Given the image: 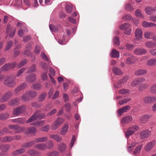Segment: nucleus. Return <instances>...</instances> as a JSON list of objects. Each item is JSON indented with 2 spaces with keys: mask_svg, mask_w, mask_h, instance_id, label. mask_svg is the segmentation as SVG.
I'll return each mask as SVG.
<instances>
[{
  "mask_svg": "<svg viewBox=\"0 0 156 156\" xmlns=\"http://www.w3.org/2000/svg\"><path fill=\"white\" fill-rule=\"evenodd\" d=\"M16 76H13L10 75L7 76L4 80L3 84L7 87L10 88H13L16 85L15 81Z\"/></svg>",
  "mask_w": 156,
  "mask_h": 156,
  "instance_id": "nucleus-1",
  "label": "nucleus"
},
{
  "mask_svg": "<svg viewBox=\"0 0 156 156\" xmlns=\"http://www.w3.org/2000/svg\"><path fill=\"white\" fill-rule=\"evenodd\" d=\"M46 116L45 114L41 113V111L38 110L36 111L34 114L27 121V123H29L37 119H44Z\"/></svg>",
  "mask_w": 156,
  "mask_h": 156,
  "instance_id": "nucleus-2",
  "label": "nucleus"
},
{
  "mask_svg": "<svg viewBox=\"0 0 156 156\" xmlns=\"http://www.w3.org/2000/svg\"><path fill=\"white\" fill-rule=\"evenodd\" d=\"M17 64V62H15L5 64L1 67L0 70V74L1 73L2 71H6L13 69Z\"/></svg>",
  "mask_w": 156,
  "mask_h": 156,
  "instance_id": "nucleus-3",
  "label": "nucleus"
},
{
  "mask_svg": "<svg viewBox=\"0 0 156 156\" xmlns=\"http://www.w3.org/2000/svg\"><path fill=\"white\" fill-rule=\"evenodd\" d=\"M139 127L136 125H135L127 129L125 132V136L126 138L133 135L136 131H138Z\"/></svg>",
  "mask_w": 156,
  "mask_h": 156,
  "instance_id": "nucleus-4",
  "label": "nucleus"
},
{
  "mask_svg": "<svg viewBox=\"0 0 156 156\" xmlns=\"http://www.w3.org/2000/svg\"><path fill=\"white\" fill-rule=\"evenodd\" d=\"M65 119L61 117L57 118L54 122L51 124V128L52 130H56L64 122Z\"/></svg>",
  "mask_w": 156,
  "mask_h": 156,
  "instance_id": "nucleus-5",
  "label": "nucleus"
},
{
  "mask_svg": "<svg viewBox=\"0 0 156 156\" xmlns=\"http://www.w3.org/2000/svg\"><path fill=\"white\" fill-rule=\"evenodd\" d=\"M131 25L129 23H124L120 26V29L124 30V33L126 35H129L132 31V29L130 28Z\"/></svg>",
  "mask_w": 156,
  "mask_h": 156,
  "instance_id": "nucleus-6",
  "label": "nucleus"
},
{
  "mask_svg": "<svg viewBox=\"0 0 156 156\" xmlns=\"http://www.w3.org/2000/svg\"><path fill=\"white\" fill-rule=\"evenodd\" d=\"M26 109L25 106L23 105L18 107L15 108L13 111V114L14 115H17L24 112Z\"/></svg>",
  "mask_w": 156,
  "mask_h": 156,
  "instance_id": "nucleus-7",
  "label": "nucleus"
},
{
  "mask_svg": "<svg viewBox=\"0 0 156 156\" xmlns=\"http://www.w3.org/2000/svg\"><path fill=\"white\" fill-rule=\"evenodd\" d=\"M12 95V93L11 91H8L4 94L0 99V101L1 103H4L7 101L9 99Z\"/></svg>",
  "mask_w": 156,
  "mask_h": 156,
  "instance_id": "nucleus-8",
  "label": "nucleus"
},
{
  "mask_svg": "<svg viewBox=\"0 0 156 156\" xmlns=\"http://www.w3.org/2000/svg\"><path fill=\"white\" fill-rule=\"evenodd\" d=\"M143 101L146 104H150L156 101V96H147L144 97Z\"/></svg>",
  "mask_w": 156,
  "mask_h": 156,
  "instance_id": "nucleus-9",
  "label": "nucleus"
},
{
  "mask_svg": "<svg viewBox=\"0 0 156 156\" xmlns=\"http://www.w3.org/2000/svg\"><path fill=\"white\" fill-rule=\"evenodd\" d=\"M151 134V132L148 129L142 130L139 133L140 138L142 139L146 138Z\"/></svg>",
  "mask_w": 156,
  "mask_h": 156,
  "instance_id": "nucleus-10",
  "label": "nucleus"
},
{
  "mask_svg": "<svg viewBox=\"0 0 156 156\" xmlns=\"http://www.w3.org/2000/svg\"><path fill=\"white\" fill-rule=\"evenodd\" d=\"M147 52L146 49L141 48H137L133 50V53L137 55H140L145 54Z\"/></svg>",
  "mask_w": 156,
  "mask_h": 156,
  "instance_id": "nucleus-11",
  "label": "nucleus"
},
{
  "mask_svg": "<svg viewBox=\"0 0 156 156\" xmlns=\"http://www.w3.org/2000/svg\"><path fill=\"white\" fill-rule=\"evenodd\" d=\"M143 31L140 28L136 29L135 32V37L136 39L139 40L143 38Z\"/></svg>",
  "mask_w": 156,
  "mask_h": 156,
  "instance_id": "nucleus-12",
  "label": "nucleus"
},
{
  "mask_svg": "<svg viewBox=\"0 0 156 156\" xmlns=\"http://www.w3.org/2000/svg\"><path fill=\"white\" fill-rule=\"evenodd\" d=\"M16 28L12 29L10 25H8L6 28V32L9 34L10 37H12L15 34L16 32Z\"/></svg>",
  "mask_w": 156,
  "mask_h": 156,
  "instance_id": "nucleus-13",
  "label": "nucleus"
},
{
  "mask_svg": "<svg viewBox=\"0 0 156 156\" xmlns=\"http://www.w3.org/2000/svg\"><path fill=\"white\" fill-rule=\"evenodd\" d=\"M36 75L33 73L27 76L25 79V81L28 83H32L36 80Z\"/></svg>",
  "mask_w": 156,
  "mask_h": 156,
  "instance_id": "nucleus-14",
  "label": "nucleus"
},
{
  "mask_svg": "<svg viewBox=\"0 0 156 156\" xmlns=\"http://www.w3.org/2000/svg\"><path fill=\"white\" fill-rule=\"evenodd\" d=\"M130 108V107L129 105H127L123 107L121 109H119L117 112L118 116L119 117L124 113L127 112Z\"/></svg>",
  "mask_w": 156,
  "mask_h": 156,
  "instance_id": "nucleus-15",
  "label": "nucleus"
},
{
  "mask_svg": "<svg viewBox=\"0 0 156 156\" xmlns=\"http://www.w3.org/2000/svg\"><path fill=\"white\" fill-rule=\"evenodd\" d=\"M27 153L31 156H39L41 153L34 149H30L28 150Z\"/></svg>",
  "mask_w": 156,
  "mask_h": 156,
  "instance_id": "nucleus-16",
  "label": "nucleus"
},
{
  "mask_svg": "<svg viewBox=\"0 0 156 156\" xmlns=\"http://www.w3.org/2000/svg\"><path fill=\"white\" fill-rule=\"evenodd\" d=\"M151 117V115H145L140 117L139 120L140 123H146Z\"/></svg>",
  "mask_w": 156,
  "mask_h": 156,
  "instance_id": "nucleus-17",
  "label": "nucleus"
},
{
  "mask_svg": "<svg viewBox=\"0 0 156 156\" xmlns=\"http://www.w3.org/2000/svg\"><path fill=\"white\" fill-rule=\"evenodd\" d=\"M20 99L16 98L11 99L8 102V104L11 106H17L19 104Z\"/></svg>",
  "mask_w": 156,
  "mask_h": 156,
  "instance_id": "nucleus-18",
  "label": "nucleus"
},
{
  "mask_svg": "<svg viewBox=\"0 0 156 156\" xmlns=\"http://www.w3.org/2000/svg\"><path fill=\"white\" fill-rule=\"evenodd\" d=\"M132 120V117L130 116H126L122 119L121 122L122 124H127L131 122Z\"/></svg>",
  "mask_w": 156,
  "mask_h": 156,
  "instance_id": "nucleus-19",
  "label": "nucleus"
},
{
  "mask_svg": "<svg viewBox=\"0 0 156 156\" xmlns=\"http://www.w3.org/2000/svg\"><path fill=\"white\" fill-rule=\"evenodd\" d=\"M34 148L41 151L44 150L47 148V146L46 144L41 143L37 144L34 146Z\"/></svg>",
  "mask_w": 156,
  "mask_h": 156,
  "instance_id": "nucleus-20",
  "label": "nucleus"
},
{
  "mask_svg": "<svg viewBox=\"0 0 156 156\" xmlns=\"http://www.w3.org/2000/svg\"><path fill=\"white\" fill-rule=\"evenodd\" d=\"M27 87V84L24 83L21 85L18 86L14 90V91L16 94H17L19 92L22 90L24 89Z\"/></svg>",
  "mask_w": 156,
  "mask_h": 156,
  "instance_id": "nucleus-21",
  "label": "nucleus"
},
{
  "mask_svg": "<svg viewBox=\"0 0 156 156\" xmlns=\"http://www.w3.org/2000/svg\"><path fill=\"white\" fill-rule=\"evenodd\" d=\"M37 132L36 128L34 127H30L28 128L26 130V133L27 134H36Z\"/></svg>",
  "mask_w": 156,
  "mask_h": 156,
  "instance_id": "nucleus-22",
  "label": "nucleus"
},
{
  "mask_svg": "<svg viewBox=\"0 0 156 156\" xmlns=\"http://www.w3.org/2000/svg\"><path fill=\"white\" fill-rule=\"evenodd\" d=\"M68 123H65L61 129L60 134L62 135H65L68 131Z\"/></svg>",
  "mask_w": 156,
  "mask_h": 156,
  "instance_id": "nucleus-23",
  "label": "nucleus"
},
{
  "mask_svg": "<svg viewBox=\"0 0 156 156\" xmlns=\"http://www.w3.org/2000/svg\"><path fill=\"white\" fill-rule=\"evenodd\" d=\"M154 145V142L152 141L147 144L144 147V150L147 151H148L151 150Z\"/></svg>",
  "mask_w": 156,
  "mask_h": 156,
  "instance_id": "nucleus-24",
  "label": "nucleus"
},
{
  "mask_svg": "<svg viewBox=\"0 0 156 156\" xmlns=\"http://www.w3.org/2000/svg\"><path fill=\"white\" fill-rule=\"evenodd\" d=\"M136 58L133 56L132 55L128 57L126 60V63L128 64H132L134 63Z\"/></svg>",
  "mask_w": 156,
  "mask_h": 156,
  "instance_id": "nucleus-25",
  "label": "nucleus"
},
{
  "mask_svg": "<svg viewBox=\"0 0 156 156\" xmlns=\"http://www.w3.org/2000/svg\"><path fill=\"white\" fill-rule=\"evenodd\" d=\"M50 138L55 139L57 142H61L62 140V137L58 134H52L49 136Z\"/></svg>",
  "mask_w": 156,
  "mask_h": 156,
  "instance_id": "nucleus-26",
  "label": "nucleus"
},
{
  "mask_svg": "<svg viewBox=\"0 0 156 156\" xmlns=\"http://www.w3.org/2000/svg\"><path fill=\"white\" fill-rule=\"evenodd\" d=\"M66 149V146L64 143H61L58 145V149L60 152H62L64 151Z\"/></svg>",
  "mask_w": 156,
  "mask_h": 156,
  "instance_id": "nucleus-27",
  "label": "nucleus"
},
{
  "mask_svg": "<svg viewBox=\"0 0 156 156\" xmlns=\"http://www.w3.org/2000/svg\"><path fill=\"white\" fill-rule=\"evenodd\" d=\"M35 143H35V140H34L28 142L23 144L22 145V147L25 148L33 146Z\"/></svg>",
  "mask_w": 156,
  "mask_h": 156,
  "instance_id": "nucleus-28",
  "label": "nucleus"
},
{
  "mask_svg": "<svg viewBox=\"0 0 156 156\" xmlns=\"http://www.w3.org/2000/svg\"><path fill=\"white\" fill-rule=\"evenodd\" d=\"M12 121L14 122L23 124L26 122V120L24 118H19L16 119H12Z\"/></svg>",
  "mask_w": 156,
  "mask_h": 156,
  "instance_id": "nucleus-29",
  "label": "nucleus"
},
{
  "mask_svg": "<svg viewBox=\"0 0 156 156\" xmlns=\"http://www.w3.org/2000/svg\"><path fill=\"white\" fill-rule=\"evenodd\" d=\"M25 152V150L23 148H21L13 151L12 153V154L16 156L23 153Z\"/></svg>",
  "mask_w": 156,
  "mask_h": 156,
  "instance_id": "nucleus-30",
  "label": "nucleus"
},
{
  "mask_svg": "<svg viewBox=\"0 0 156 156\" xmlns=\"http://www.w3.org/2000/svg\"><path fill=\"white\" fill-rule=\"evenodd\" d=\"M147 71L146 69H139L135 72V74L137 76L142 75L146 73Z\"/></svg>",
  "mask_w": 156,
  "mask_h": 156,
  "instance_id": "nucleus-31",
  "label": "nucleus"
},
{
  "mask_svg": "<svg viewBox=\"0 0 156 156\" xmlns=\"http://www.w3.org/2000/svg\"><path fill=\"white\" fill-rule=\"evenodd\" d=\"M112 69L113 73L116 75H119L123 74L122 72L120 70L119 68L117 67H113Z\"/></svg>",
  "mask_w": 156,
  "mask_h": 156,
  "instance_id": "nucleus-32",
  "label": "nucleus"
},
{
  "mask_svg": "<svg viewBox=\"0 0 156 156\" xmlns=\"http://www.w3.org/2000/svg\"><path fill=\"white\" fill-rule=\"evenodd\" d=\"M145 45L148 48H155L156 47V43L148 41L146 43Z\"/></svg>",
  "mask_w": 156,
  "mask_h": 156,
  "instance_id": "nucleus-33",
  "label": "nucleus"
},
{
  "mask_svg": "<svg viewBox=\"0 0 156 156\" xmlns=\"http://www.w3.org/2000/svg\"><path fill=\"white\" fill-rule=\"evenodd\" d=\"M110 55L113 58H119V53L115 49L112 50Z\"/></svg>",
  "mask_w": 156,
  "mask_h": 156,
  "instance_id": "nucleus-34",
  "label": "nucleus"
},
{
  "mask_svg": "<svg viewBox=\"0 0 156 156\" xmlns=\"http://www.w3.org/2000/svg\"><path fill=\"white\" fill-rule=\"evenodd\" d=\"M47 140L48 137L47 136L40 137L35 139V142L36 143L44 142Z\"/></svg>",
  "mask_w": 156,
  "mask_h": 156,
  "instance_id": "nucleus-35",
  "label": "nucleus"
},
{
  "mask_svg": "<svg viewBox=\"0 0 156 156\" xmlns=\"http://www.w3.org/2000/svg\"><path fill=\"white\" fill-rule=\"evenodd\" d=\"M153 34L152 32L149 31H146L144 33V37L147 39H150L152 38Z\"/></svg>",
  "mask_w": 156,
  "mask_h": 156,
  "instance_id": "nucleus-36",
  "label": "nucleus"
},
{
  "mask_svg": "<svg viewBox=\"0 0 156 156\" xmlns=\"http://www.w3.org/2000/svg\"><path fill=\"white\" fill-rule=\"evenodd\" d=\"M147 64L148 66H151L156 65V59L153 58L149 60Z\"/></svg>",
  "mask_w": 156,
  "mask_h": 156,
  "instance_id": "nucleus-37",
  "label": "nucleus"
},
{
  "mask_svg": "<svg viewBox=\"0 0 156 156\" xmlns=\"http://www.w3.org/2000/svg\"><path fill=\"white\" fill-rule=\"evenodd\" d=\"M145 13L148 15H150L151 13L154 11V8L151 6H147L145 9Z\"/></svg>",
  "mask_w": 156,
  "mask_h": 156,
  "instance_id": "nucleus-38",
  "label": "nucleus"
},
{
  "mask_svg": "<svg viewBox=\"0 0 156 156\" xmlns=\"http://www.w3.org/2000/svg\"><path fill=\"white\" fill-rule=\"evenodd\" d=\"M44 120H41L37 122H33L30 124V125L37 126H41L45 124Z\"/></svg>",
  "mask_w": 156,
  "mask_h": 156,
  "instance_id": "nucleus-39",
  "label": "nucleus"
},
{
  "mask_svg": "<svg viewBox=\"0 0 156 156\" xmlns=\"http://www.w3.org/2000/svg\"><path fill=\"white\" fill-rule=\"evenodd\" d=\"M12 140V136H7L3 137L1 140L2 142H10Z\"/></svg>",
  "mask_w": 156,
  "mask_h": 156,
  "instance_id": "nucleus-40",
  "label": "nucleus"
},
{
  "mask_svg": "<svg viewBox=\"0 0 156 156\" xmlns=\"http://www.w3.org/2000/svg\"><path fill=\"white\" fill-rule=\"evenodd\" d=\"M65 9L68 13H70L73 11V6L71 4H66L65 6Z\"/></svg>",
  "mask_w": 156,
  "mask_h": 156,
  "instance_id": "nucleus-41",
  "label": "nucleus"
},
{
  "mask_svg": "<svg viewBox=\"0 0 156 156\" xmlns=\"http://www.w3.org/2000/svg\"><path fill=\"white\" fill-rule=\"evenodd\" d=\"M150 91L152 94H156V83L151 86Z\"/></svg>",
  "mask_w": 156,
  "mask_h": 156,
  "instance_id": "nucleus-42",
  "label": "nucleus"
},
{
  "mask_svg": "<svg viewBox=\"0 0 156 156\" xmlns=\"http://www.w3.org/2000/svg\"><path fill=\"white\" fill-rule=\"evenodd\" d=\"M22 100L24 101L29 100L30 99L29 94L27 93V91L24 93L21 97Z\"/></svg>",
  "mask_w": 156,
  "mask_h": 156,
  "instance_id": "nucleus-43",
  "label": "nucleus"
},
{
  "mask_svg": "<svg viewBox=\"0 0 156 156\" xmlns=\"http://www.w3.org/2000/svg\"><path fill=\"white\" fill-rule=\"evenodd\" d=\"M29 95L30 98L35 97L37 95V93L34 90H30L27 91Z\"/></svg>",
  "mask_w": 156,
  "mask_h": 156,
  "instance_id": "nucleus-44",
  "label": "nucleus"
},
{
  "mask_svg": "<svg viewBox=\"0 0 156 156\" xmlns=\"http://www.w3.org/2000/svg\"><path fill=\"white\" fill-rule=\"evenodd\" d=\"M125 9L126 10L132 11L134 10L133 6L130 4L127 3L125 6Z\"/></svg>",
  "mask_w": 156,
  "mask_h": 156,
  "instance_id": "nucleus-45",
  "label": "nucleus"
},
{
  "mask_svg": "<svg viewBox=\"0 0 156 156\" xmlns=\"http://www.w3.org/2000/svg\"><path fill=\"white\" fill-rule=\"evenodd\" d=\"M47 94L45 93H44L41 94L38 98V101L41 102L43 101L45 98Z\"/></svg>",
  "mask_w": 156,
  "mask_h": 156,
  "instance_id": "nucleus-46",
  "label": "nucleus"
},
{
  "mask_svg": "<svg viewBox=\"0 0 156 156\" xmlns=\"http://www.w3.org/2000/svg\"><path fill=\"white\" fill-rule=\"evenodd\" d=\"M27 62V60L26 59H23L20 63L17 65V68H19L22 67L25 64H26Z\"/></svg>",
  "mask_w": 156,
  "mask_h": 156,
  "instance_id": "nucleus-47",
  "label": "nucleus"
},
{
  "mask_svg": "<svg viewBox=\"0 0 156 156\" xmlns=\"http://www.w3.org/2000/svg\"><path fill=\"white\" fill-rule=\"evenodd\" d=\"M9 115L7 113L0 114V119L3 120L9 118Z\"/></svg>",
  "mask_w": 156,
  "mask_h": 156,
  "instance_id": "nucleus-48",
  "label": "nucleus"
},
{
  "mask_svg": "<svg viewBox=\"0 0 156 156\" xmlns=\"http://www.w3.org/2000/svg\"><path fill=\"white\" fill-rule=\"evenodd\" d=\"M136 16L141 18H144V16L141 14L140 11L139 9H137L135 12Z\"/></svg>",
  "mask_w": 156,
  "mask_h": 156,
  "instance_id": "nucleus-49",
  "label": "nucleus"
},
{
  "mask_svg": "<svg viewBox=\"0 0 156 156\" xmlns=\"http://www.w3.org/2000/svg\"><path fill=\"white\" fill-rule=\"evenodd\" d=\"M36 66L35 65H33L30 68V69L27 71V73L29 74L33 72H35L36 71Z\"/></svg>",
  "mask_w": 156,
  "mask_h": 156,
  "instance_id": "nucleus-50",
  "label": "nucleus"
},
{
  "mask_svg": "<svg viewBox=\"0 0 156 156\" xmlns=\"http://www.w3.org/2000/svg\"><path fill=\"white\" fill-rule=\"evenodd\" d=\"M50 128V126L48 124H47L41 127L40 130L41 131L47 132H48Z\"/></svg>",
  "mask_w": 156,
  "mask_h": 156,
  "instance_id": "nucleus-51",
  "label": "nucleus"
},
{
  "mask_svg": "<svg viewBox=\"0 0 156 156\" xmlns=\"http://www.w3.org/2000/svg\"><path fill=\"white\" fill-rule=\"evenodd\" d=\"M41 85L39 83L33 84L31 87L32 88L38 90L41 89Z\"/></svg>",
  "mask_w": 156,
  "mask_h": 156,
  "instance_id": "nucleus-52",
  "label": "nucleus"
},
{
  "mask_svg": "<svg viewBox=\"0 0 156 156\" xmlns=\"http://www.w3.org/2000/svg\"><path fill=\"white\" fill-rule=\"evenodd\" d=\"M142 147V145H139V146H137L133 152V154H136L139 153Z\"/></svg>",
  "mask_w": 156,
  "mask_h": 156,
  "instance_id": "nucleus-53",
  "label": "nucleus"
},
{
  "mask_svg": "<svg viewBox=\"0 0 156 156\" xmlns=\"http://www.w3.org/2000/svg\"><path fill=\"white\" fill-rule=\"evenodd\" d=\"M12 42L11 41H9L7 42V45L5 47V51H7L9 50L12 47Z\"/></svg>",
  "mask_w": 156,
  "mask_h": 156,
  "instance_id": "nucleus-54",
  "label": "nucleus"
},
{
  "mask_svg": "<svg viewBox=\"0 0 156 156\" xmlns=\"http://www.w3.org/2000/svg\"><path fill=\"white\" fill-rule=\"evenodd\" d=\"M10 148L9 145H2L0 146V148L5 152L7 151Z\"/></svg>",
  "mask_w": 156,
  "mask_h": 156,
  "instance_id": "nucleus-55",
  "label": "nucleus"
},
{
  "mask_svg": "<svg viewBox=\"0 0 156 156\" xmlns=\"http://www.w3.org/2000/svg\"><path fill=\"white\" fill-rule=\"evenodd\" d=\"M131 100V98H125L122 100L120 101L119 102V103L120 105H122L126 103L127 102L130 101Z\"/></svg>",
  "mask_w": 156,
  "mask_h": 156,
  "instance_id": "nucleus-56",
  "label": "nucleus"
},
{
  "mask_svg": "<svg viewBox=\"0 0 156 156\" xmlns=\"http://www.w3.org/2000/svg\"><path fill=\"white\" fill-rule=\"evenodd\" d=\"M59 155V153L58 151H55L48 154L47 156H58Z\"/></svg>",
  "mask_w": 156,
  "mask_h": 156,
  "instance_id": "nucleus-57",
  "label": "nucleus"
},
{
  "mask_svg": "<svg viewBox=\"0 0 156 156\" xmlns=\"http://www.w3.org/2000/svg\"><path fill=\"white\" fill-rule=\"evenodd\" d=\"M26 69V68H23L19 70L18 71L16 75V76L18 77L20 76L25 71Z\"/></svg>",
  "mask_w": 156,
  "mask_h": 156,
  "instance_id": "nucleus-58",
  "label": "nucleus"
},
{
  "mask_svg": "<svg viewBox=\"0 0 156 156\" xmlns=\"http://www.w3.org/2000/svg\"><path fill=\"white\" fill-rule=\"evenodd\" d=\"M128 77L127 76L124 77L122 79L119 80L118 81V83L119 84H121L124 83L126 82L128 80Z\"/></svg>",
  "mask_w": 156,
  "mask_h": 156,
  "instance_id": "nucleus-59",
  "label": "nucleus"
},
{
  "mask_svg": "<svg viewBox=\"0 0 156 156\" xmlns=\"http://www.w3.org/2000/svg\"><path fill=\"white\" fill-rule=\"evenodd\" d=\"M148 87L147 85L145 84H142L140 86L138 87V90L139 91H142L145 89H146Z\"/></svg>",
  "mask_w": 156,
  "mask_h": 156,
  "instance_id": "nucleus-60",
  "label": "nucleus"
},
{
  "mask_svg": "<svg viewBox=\"0 0 156 156\" xmlns=\"http://www.w3.org/2000/svg\"><path fill=\"white\" fill-rule=\"evenodd\" d=\"M129 90L128 89H122L119 91V93L120 94H124L129 93Z\"/></svg>",
  "mask_w": 156,
  "mask_h": 156,
  "instance_id": "nucleus-61",
  "label": "nucleus"
},
{
  "mask_svg": "<svg viewBox=\"0 0 156 156\" xmlns=\"http://www.w3.org/2000/svg\"><path fill=\"white\" fill-rule=\"evenodd\" d=\"M138 79L133 80L132 82L131 85L133 87H134L139 84Z\"/></svg>",
  "mask_w": 156,
  "mask_h": 156,
  "instance_id": "nucleus-62",
  "label": "nucleus"
},
{
  "mask_svg": "<svg viewBox=\"0 0 156 156\" xmlns=\"http://www.w3.org/2000/svg\"><path fill=\"white\" fill-rule=\"evenodd\" d=\"M114 43L117 45L119 44V38L118 37H115L113 39Z\"/></svg>",
  "mask_w": 156,
  "mask_h": 156,
  "instance_id": "nucleus-63",
  "label": "nucleus"
},
{
  "mask_svg": "<svg viewBox=\"0 0 156 156\" xmlns=\"http://www.w3.org/2000/svg\"><path fill=\"white\" fill-rule=\"evenodd\" d=\"M149 52L150 55L153 56L156 55V49H150L149 50Z\"/></svg>",
  "mask_w": 156,
  "mask_h": 156,
  "instance_id": "nucleus-64",
  "label": "nucleus"
}]
</instances>
